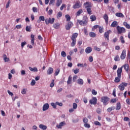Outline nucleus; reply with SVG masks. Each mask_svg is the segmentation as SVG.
<instances>
[{"mask_svg":"<svg viewBox=\"0 0 130 130\" xmlns=\"http://www.w3.org/2000/svg\"><path fill=\"white\" fill-rule=\"evenodd\" d=\"M73 79V77H72V76L70 75L68 77V80L67 81V84L68 85H71L72 84V80Z\"/></svg>","mask_w":130,"mask_h":130,"instance_id":"5701e85b","label":"nucleus"},{"mask_svg":"<svg viewBox=\"0 0 130 130\" xmlns=\"http://www.w3.org/2000/svg\"><path fill=\"white\" fill-rule=\"evenodd\" d=\"M126 57V51L125 50H123L122 52V53L120 55V58L122 60L125 59Z\"/></svg>","mask_w":130,"mask_h":130,"instance_id":"1a4fd4ad","label":"nucleus"},{"mask_svg":"<svg viewBox=\"0 0 130 130\" xmlns=\"http://www.w3.org/2000/svg\"><path fill=\"white\" fill-rule=\"evenodd\" d=\"M55 19L54 18H49L48 21H47V19L45 20V23L46 25H48L49 24H53L54 23Z\"/></svg>","mask_w":130,"mask_h":130,"instance_id":"6e6552de","label":"nucleus"},{"mask_svg":"<svg viewBox=\"0 0 130 130\" xmlns=\"http://www.w3.org/2000/svg\"><path fill=\"white\" fill-rule=\"evenodd\" d=\"M118 88L120 91H123L124 90V86L122 84L118 86Z\"/></svg>","mask_w":130,"mask_h":130,"instance_id":"e433bc0d","label":"nucleus"},{"mask_svg":"<svg viewBox=\"0 0 130 130\" xmlns=\"http://www.w3.org/2000/svg\"><path fill=\"white\" fill-rule=\"evenodd\" d=\"M123 25L126 27L127 29H130V25L128 24L126 22H123Z\"/></svg>","mask_w":130,"mask_h":130,"instance_id":"c9c22d12","label":"nucleus"},{"mask_svg":"<svg viewBox=\"0 0 130 130\" xmlns=\"http://www.w3.org/2000/svg\"><path fill=\"white\" fill-rule=\"evenodd\" d=\"M115 109V107H109L107 109V111L108 112H111V111H112V110H114Z\"/></svg>","mask_w":130,"mask_h":130,"instance_id":"c85d7f7f","label":"nucleus"},{"mask_svg":"<svg viewBox=\"0 0 130 130\" xmlns=\"http://www.w3.org/2000/svg\"><path fill=\"white\" fill-rule=\"evenodd\" d=\"M90 37H92L93 38L96 37V34L94 32H89Z\"/></svg>","mask_w":130,"mask_h":130,"instance_id":"f704fd0d","label":"nucleus"},{"mask_svg":"<svg viewBox=\"0 0 130 130\" xmlns=\"http://www.w3.org/2000/svg\"><path fill=\"white\" fill-rule=\"evenodd\" d=\"M84 126L85 127H86L87 128H90V127H91V125H90V124L88 123H84Z\"/></svg>","mask_w":130,"mask_h":130,"instance_id":"79ce46f5","label":"nucleus"},{"mask_svg":"<svg viewBox=\"0 0 130 130\" xmlns=\"http://www.w3.org/2000/svg\"><path fill=\"white\" fill-rule=\"evenodd\" d=\"M3 57H4V60H5V62H7L10 61V59H9V58H7V55L4 54V55H3Z\"/></svg>","mask_w":130,"mask_h":130,"instance_id":"72a5a7b5","label":"nucleus"},{"mask_svg":"<svg viewBox=\"0 0 130 130\" xmlns=\"http://www.w3.org/2000/svg\"><path fill=\"white\" fill-rule=\"evenodd\" d=\"M99 32L101 34H102L103 32H104V30H103V27H99Z\"/></svg>","mask_w":130,"mask_h":130,"instance_id":"864d4df0","label":"nucleus"},{"mask_svg":"<svg viewBox=\"0 0 130 130\" xmlns=\"http://www.w3.org/2000/svg\"><path fill=\"white\" fill-rule=\"evenodd\" d=\"M55 0H50L49 3V6H54V3Z\"/></svg>","mask_w":130,"mask_h":130,"instance_id":"c03bdc74","label":"nucleus"},{"mask_svg":"<svg viewBox=\"0 0 130 130\" xmlns=\"http://www.w3.org/2000/svg\"><path fill=\"white\" fill-rule=\"evenodd\" d=\"M111 33V30H109L104 34L105 39H107V41H109V34Z\"/></svg>","mask_w":130,"mask_h":130,"instance_id":"0eeeda50","label":"nucleus"},{"mask_svg":"<svg viewBox=\"0 0 130 130\" xmlns=\"http://www.w3.org/2000/svg\"><path fill=\"white\" fill-rule=\"evenodd\" d=\"M78 108V105L76 103H73V109H76V108Z\"/></svg>","mask_w":130,"mask_h":130,"instance_id":"09e8293b","label":"nucleus"},{"mask_svg":"<svg viewBox=\"0 0 130 130\" xmlns=\"http://www.w3.org/2000/svg\"><path fill=\"white\" fill-rule=\"evenodd\" d=\"M122 73V67L118 68L117 71V77L115 78V83H119L121 78V73Z\"/></svg>","mask_w":130,"mask_h":130,"instance_id":"f257e3e1","label":"nucleus"},{"mask_svg":"<svg viewBox=\"0 0 130 130\" xmlns=\"http://www.w3.org/2000/svg\"><path fill=\"white\" fill-rule=\"evenodd\" d=\"M117 30L118 34H121V33H125L126 32L125 28L122 27H121L118 25L117 26Z\"/></svg>","mask_w":130,"mask_h":130,"instance_id":"20e7f679","label":"nucleus"},{"mask_svg":"<svg viewBox=\"0 0 130 130\" xmlns=\"http://www.w3.org/2000/svg\"><path fill=\"white\" fill-rule=\"evenodd\" d=\"M120 40L122 44L125 43V41H124V38H123V36H121L120 37Z\"/></svg>","mask_w":130,"mask_h":130,"instance_id":"ea45409f","label":"nucleus"},{"mask_svg":"<svg viewBox=\"0 0 130 130\" xmlns=\"http://www.w3.org/2000/svg\"><path fill=\"white\" fill-rule=\"evenodd\" d=\"M66 122L63 121L59 123V124L57 125L56 126L58 128H61V126H63V125H65Z\"/></svg>","mask_w":130,"mask_h":130,"instance_id":"412c9836","label":"nucleus"},{"mask_svg":"<svg viewBox=\"0 0 130 130\" xmlns=\"http://www.w3.org/2000/svg\"><path fill=\"white\" fill-rule=\"evenodd\" d=\"M41 21H45V17L43 16H41L39 17V20L37 21V23H40Z\"/></svg>","mask_w":130,"mask_h":130,"instance_id":"393cba45","label":"nucleus"},{"mask_svg":"<svg viewBox=\"0 0 130 130\" xmlns=\"http://www.w3.org/2000/svg\"><path fill=\"white\" fill-rule=\"evenodd\" d=\"M85 52L87 54L91 53L92 52V48L91 47H87L85 50Z\"/></svg>","mask_w":130,"mask_h":130,"instance_id":"dca6fc26","label":"nucleus"},{"mask_svg":"<svg viewBox=\"0 0 130 130\" xmlns=\"http://www.w3.org/2000/svg\"><path fill=\"white\" fill-rule=\"evenodd\" d=\"M78 22L79 23L81 26H86L88 23V18H86L84 21L83 20H78Z\"/></svg>","mask_w":130,"mask_h":130,"instance_id":"423d86ee","label":"nucleus"},{"mask_svg":"<svg viewBox=\"0 0 130 130\" xmlns=\"http://www.w3.org/2000/svg\"><path fill=\"white\" fill-rule=\"evenodd\" d=\"M114 59L115 61H119L120 60V58L118 55H116V56L114 58Z\"/></svg>","mask_w":130,"mask_h":130,"instance_id":"4c0bfd02","label":"nucleus"},{"mask_svg":"<svg viewBox=\"0 0 130 130\" xmlns=\"http://www.w3.org/2000/svg\"><path fill=\"white\" fill-rule=\"evenodd\" d=\"M80 4V1H77L76 4L73 5V9H79V8H81V5Z\"/></svg>","mask_w":130,"mask_h":130,"instance_id":"9b49d317","label":"nucleus"},{"mask_svg":"<svg viewBox=\"0 0 130 130\" xmlns=\"http://www.w3.org/2000/svg\"><path fill=\"white\" fill-rule=\"evenodd\" d=\"M50 87H51V88L54 87V80H52V82L50 84Z\"/></svg>","mask_w":130,"mask_h":130,"instance_id":"de8ad7c7","label":"nucleus"},{"mask_svg":"<svg viewBox=\"0 0 130 130\" xmlns=\"http://www.w3.org/2000/svg\"><path fill=\"white\" fill-rule=\"evenodd\" d=\"M62 16V13L61 12H59L57 15V18H60Z\"/></svg>","mask_w":130,"mask_h":130,"instance_id":"603ef678","label":"nucleus"},{"mask_svg":"<svg viewBox=\"0 0 130 130\" xmlns=\"http://www.w3.org/2000/svg\"><path fill=\"white\" fill-rule=\"evenodd\" d=\"M30 38H31L30 43L31 45L34 46V44H35L34 41H35V36H34V35H31Z\"/></svg>","mask_w":130,"mask_h":130,"instance_id":"2eb2a0df","label":"nucleus"},{"mask_svg":"<svg viewBox=\"0 0 130 130\" xmlns=\"http://www.w3.org/2000/svg\"><path fill=\"white\" fill-rule=\"evenodd\" d=\"M79 36V34L75 32L73 34L71 37V40H72V42L71 44V46L72 47H74L75 45H76V43L77 42V37Z\"/></svg>","mask_w":130,"mask_h":130,"instance_id":"f03ea898","label":"nucleus"},{"mask_svg":"<svg viewBox=\"0 0 130 130\" xmlns=\"http://www.w3.org/2000/svg\"><path fill=\"white\" fill-rule=\"evenodd\" d=\"M94 50H96V51H100V50H101V49H100V48H98L97 46H94Z\"/></svg>","mask_w":130,"mask_h":130,"instance_id":"bf43d9fd","label":"nucleus"},{"mask_svg":"<svg viewBox=\"0 0 130 130\" xmlns=\"http://www.w3.org/2000/svg\"><path fill=\"white\" fill-rule=\"evenodd\" d=\"M118 25V23L116 21H113L112 24H111V27L112 28H115V27H116Z\"/></svg>","mask_w":130,"mask_h":130,"instance_id":"6ab92c4d","label":"nucleus"},{"mask_svg":"<svg viewBox=\"0 0 130 130\" xmlns=\"http://www.w3.org/2000/svg\"><path fill=\"white\" fill-rule=\"evenodd\" d=\"M83 121L84 123H88V118L86 117L83 118Z\"/></svg>","mask_w":130,"mask_h":130,"instance_id":"49530a36","label":"nucleus"},{"mask_svg":"<svg viewBox=\"0 0 130 130\" xmlns=\"http://www.w3.org/2000/svg\"><path fill=\"white\" fill-rule=\"evenodd\" d=\"M77 79H78V76H77V75L74 76L73 78V81L76 82V81H77Z\"/></svg>","mask_w":130,"mask_h":130,"instance_id":"8fccbe9b","label":"nucleus"},{"mask_svg":"<svg viewBox=\"0 0 130 130\" xmlns=\"http://www.w3.org/2000/svg\"><path fill=\"white\" fill-rule=\"evenodd\" d=\"M115 16L116 17H119L120 18H124V15L122 13H121L120 12L116 13L115 14Z\"/></svg>","mask_w":130,"mask_h":130,"instance_id":"aec40b11","label":"nucleus"},{"mask_svg":"<svg viewBox=\"0 0 130 130\" xmlns=\"http://www.w3.org/2000/svg\"><path fill=\"white\" fill-rule=\"evenodd\" d=\"M62 4V0H57L56 4V7H59Z\"/></svg>","mask_w":130,"mask_h":130,"instance_id":"c756f323","label":"nucleus"},{"mask_svg":"<svg viewBox=\"0 0 130 130\" xmlns=\"http://www.w3.org/2000/svg\"><path fill=\"white\" fill-rule=\"evenodd\" d=\"M82 13H83V10L82 9L79 10L76 13V16H80Z\"/></svg>","mask_w":130,"mask_h":130,"instance_id":"a19ab883","label":"nucleus"},{"mask_svg":"<svg viewBox=\"0 0 130 130\" xmlns=\"http://www.w3.org/2000/svg\"><path fill=\"white\" fill-rule=\"evenodd\" d=\"M29 70L31 71V72H38V69H37V68L36 67H29Z\"/></svg>","mask_w":130,"mask_h":130,"instance_id":"cd10ccee","label":"nucleus"},{"mask_svg":"<svg viewBox=\"0 0 130 130\" xmlns=\"http://www.w3.org/2000/svg\"><path fill=\"white\" fill-rule=\"evenodd\" d=\"M61 55L62 57H66V56H67V53L64 51H62L61 52Z\"/></svg>","mask_w":130,"mask_h":130,"instance_id":"37998d69","label":"nucleus"},{"mask_svg":"<svg viewBox=\"0 0 130 130\" xmlns=\"http://www.w3.org/2000/svg\"><path fill=\"white\" fill-rule=\"evenodd\" d=\"M84 7H85V8L86 9H88V8H92V5H91V3L87 2L83 4Z\"/></svg>","mask_w":130,"mask_h":130,"instance_id":"f8f14e48","label":"nucleus"},{"mask_svg":"<svg viewBox=\"0 0 130 130\" xmlns=\"http://www.w3.org/2000/svg\"><path fill=\"white\" fill-rule=\"evenodd\" d=\"M110 100V99L108 96H103L101 98V102H103L104 105H107L108 102Z\"/></svg>","mask_w":130,"mask_h":130,"instance_id":"7ed1b4c3","label":"nucleus"},{"mask_svg":"<svg viewBox=\"0 0 130 130\" xmlns=\"http://www.w3.org/2000/svg\"><path fill=\"white\" fill-rule=\"evenodd\" d=\"M77 83L78 85H83V84H84V81H83V79L79 78L77 80Z\"/></svg>","mask_w":130,"mask_h":130,"instance_id":"a878e982","label":"nucleus"},{"mask_svg":"<svg viewBox=\"0 0 130 130\" xmlns=\"http://www.w3.org/2000/svg\"><path fill=\"white\" fill-rule=\"evenodd\" d=\"M35 84H36V81H35V80H32V81L30 83V85L31 86H34L35 85Z\"/></svg>","mask_w":130,"mask_h":130,"instance_id":"4d7b16f0","label":"nucleus"},{"mask_svg":"<svg viewBox=\"0 0 130 130\" xmlns=\"http://www.w3.org/2000/svg\"><path fill=\"white\" fill-rule=\"evenodd\" d=\"M126 103H127V104H128V105H130V99H127L126 100Z\"/></svg>","mask_w":130,"mask_h":130,"instance_id":"774afa93","label":"nucleus"},{"mask_svg":"<svg viewBox=\"0 0 130 130\" xmlns=\"http://www.w3.org/2000/svg\"><path fill=\"white\" fill-rule=\"evenodd\" d=\"M65 17L67 19V22H70V21H71V16H70L69 14L66 15Z\"/></svg>","mask_w":130,"mask_h":130,"instance_id":"58836bf2","label":"nucleus"},{"mask_svg":"<svg viewBox=\"0 0 130 130\" xmlns=\"http://www.w3.org/2000/svg\"><path fill=\"white\" fill-rule=\"evenodd\" d=\"M56 105H58V106H62V103H59L58 102H56Z\"/></svg>","mask_w":130,"mask_h":130,"instance_id":"69168bd1","label":"nucleus"},{"mask_svg":"<svg viewBox=\"0 0 130 130\" xmlns=\"http://www.w3.org/2000/svg\"><path fill=\"white\" fill-rule=\"evenodd\" d=\"M74 26V24L72 22L69 21L67 24L65 26L66 29L67 30H71V28Z\"/></svg>","mask_w":130,"mask_h":130,"instance_id":"39448f33","label":"nucleus"},{"mask_svg":"<svg viewBox=\"0 0 130 130\" xmlns=\"http://www.w3.org/2000/svg\"><path fill=\"white\" fill-rule=\"evenodd\" d=\"M104 19L105 21V23L107 25L108 24V19H109V17H108V15H107V14H105L104 15Z\"/></svg>","mask_w":130,"mask_h":130,"instance_id":"a211bd4d","label":"nucleus"},{"mask_svg":"<svg viewBox=\"0 0 130 130\" xmlns=\"http://www.w3.org/2000/svg\"><path fill=\"white\" fill-rule=\"evenodd\" d=\"M111 103H116V99H111L110 101Z\"/></svg>","mask_w":130,"mask_h":130,"instance_id":"338daca9","label":"nucleus"},{"mask_svg":"<svg viewBox=\"0 0 130 130\" xmlns=\"http://www.w3.org/2000/svg\"><path fill=\"white\" fill-rule=\"evenodd\" d=\"M31 29H32V27H31V26H26L25 28V30L26 32H31Z\"/></svg>","mask_w":130,"mask_h":130,"instance_id":"2f4dec72","label":"nucleus"},{"mask_svg":"<svg viewBox=\"0 0 130 130\" xmlns=\"http://www.w3.org/2000/svg\"><path fill=\"white\" fill-rule=\"evenodd\" d=\"M89 103L91 105H96L97 104V98L95 97L92 98V99L89 100Z\"/></svg>","mask_w":130,"mask_h":130,"instance_id":"9d476101","label":"nucleus"},{"mask_svg":"<svg viewBox=\"0 0 130 130\" xmlns=\"http://www.w3.org/2000/svg\"><path fill=\"white\" fill-rule=\"evenodd\" d=\"M92 95H97V91H95V89H92L91 91Z\"/></svg>","mask_w":130,"mask_h":130,"instance_id":"052dcab7","label":"nucleus"},{"mask_svg":"<svg viewBox=\"0 0 130 130\" xmlns=\"http://www.w3.org/2000/svg\"><path fill=\"white\" fill-rule=\"evenodd\" d=\"M51 106H52V107L53 108H54L55 109V108H56V104L54 103H51Z\"/></svg>","mask_w":130,"mask_h":130,"instance_id":"6e6d98bb","label":"nucleus"},{"mask_svg":"<svg viewBox=\"0 0 130 130\" xmlns=\"http://www.w3.org/2000/svg\"><path fill=\"white\" fill-rule=\"evenodd\" d=\"M96 18L95 15H91L90 16V20L91 22H94V21H96Z\"/></svg>","mask_w":130,"mask_h":130,"instance_id":"473e14b6","label":"nucleus"},{"mask_svg":"<svg viewBox=\"0 0 130 130\" xmlns=\"http://www.w3.org/2000/svg\"><path fill=\"white\" fill-rule=\"evenodd\" d=\"M53 73V68L49 67L48 70L47 71V75H51Z\"/></svg>","mask_w":130,"mask_h":130,"instance_id":"f3484780","label":"nucleus"},{"mask_svg":"<svg viewBox=\"0 0 130 130\" xmlns=\"http://www.w3.org/2000/svg\"><path fill=\"white\" fill-rule=\"evenodd\" d=\"M49 108V105L47 103L44 104L43 106V111H46Z\"/></svg>","mask_w":130,"mask_h":130,"instance_id":"4468645a","label":"nucleus"},{"mask_svg":"<svg viewBox=\"0 0 130 130\" xmlns=\"http://www.w3.org/2000/svg\"><path fill=\"white\" fill-rule=\"evenodd\" d=\"M92 7H89L88 8H86V11L88 14V15H92V10L91 9Z\"/></svg>","mask_w":130,"mask_h":130,"instance_id":"7c9ffc66","label":"nucleus"},{"mask_svg":"<svg viewBox=\"0 0 130 130\" xmlns=\"http://www.w3.org/2000/svg\"><path fill=\"white\" fill-rule=\"evenodd\" d=\"M121 108V105H120V103H117L116 107V110H120Z\"/></svg>","mask_w":130,"mask_h":130,"instance_id":"bb28decb","label":"nucleus"},{"mask_svg":"<svg viewBox=\"0 0 130 130\" xmlns=\"http://www.w3.org/2000/svg\"><path fill=\"white\" fill-rule=\"evenodd\" d=\"M96 111L97 113H98V114H100V113H101V111H102V110L100 108H98L96 109Z\"/></svg>","mask_w":130,"mask_h":130,"instance_id":"5fc2aeb1","label":"nucleus"},{"mask_svg":"<svg viewBox=\"0 0 130 130\" xmlns=\"http://www.w3.org/2000/svg\"><path fill=\"white\" fill-rule=\"evenodd\" d=\"M59 72H60L59 69H57V70L55 71V74H54L55 76H57V75H58V74H59Z\"/></svg>","mask_w":130,"mask_h":130,"instance_id":"e2e57ef3","label":"nucleus"},{"mask_svg":"<svg viewBox=\"0 0 130 130\" xmlns=\"http://www.w3.org/2000/svg\"><path fill=\"white\" fill-rule=\"evenodd\" d=\"M88 60L90 62H93V57L92 56H89Z\"/></svg>","mask_w":130,"mask_h":130,"instance_id":"680f3d73","label":"nucleus"},{"mask_svg":"<svg viewBox=\"0 0 130 130\" xmlns=\"http://www.w3.org/2000/svg\"><path fill=\"white\" fill-rule=\"evenodd\" d=\"M124 121H129V118L128 117H125L123 119Z\"/></svg>","mask_w":130,"mask_h":130,"instance_id":"0e129e2a","label":"nucleus"},{"mask_svg":"<svg viewBox=\"0 0 130 130\" xmlns=\"http://www.w3.org/2000/svg\"><path fill=\"white\" fill-rule=\"evenodd\" d=\"M116 90L115 88H114L113 90V93H112L113 96L116 97Z\"/></svg>","mask_w":130,"mask_h":130,"instance_id":"3c124183","label":"nucleus"},{"mask_svg":"<svg viewBox=\"0 0 130 130\" xmlns=\"http://www.w3.org/2000/svg\"><path fill=\"white\" fill-rule=\"evenodd\" d=\"M60 26V24H59V23H54L53 25V28H54L55 29H59V26Z\"/></svg>","mask_w":130,"mask_h":130,"instance_id":"4be33fe9","label":"nucleus"},{"mask_svg":"<svg viewBox=\"0 0 130 130\" xmlns=\"http://www.w3.org/2000/svg\"><path fill=\"white\" fill-rule=\"evenodd\" d=\"M39 127L41 128V129L43 130H45L47 129V126L42 124L39 125Z\"/></svg>","mask_w":130,"mask_h":130,"instance_id":"b1692460","label":"nucleus"},{"mask_svg":"<svg viewBox=\"0 0 130 130\" xmlns=\"http://www.w3.org/2000/svg\"><path fill=\"white\" fill-rule=\"evenodd\" d=\"M94 124L95 125H99L100 126H101V123L99 122V121H94Z\"/></svg>","mask_w":130,"mask_h":130,"instance_id":"13d9d810","label":"nucleus"},{"mask_svg":"<svg viewBox=\"0 0 130 130\" xmlns=\"http://www.w3.org/2000/svg\"><path fill=\"white\" fill-rule=\"evenodd\" d=\"M80 72V70L79 69H76L75 70H73V72L74 74H77Z\"/></svg>","mask_w":130,"mask_h":130,"instance_id":"a18cd8bd","label":"nucleus"},{"mask_svg":"<svg viewBox=\"0 0 130 130\" xmlns=\"http://www.w3.org/2000/svg\"><path fill=\"white\" fill-rule=\"evenodd\" d=\"M122 68H122H124L125 72H126V73H128V70L129 69V66H128V64L126 63L124 65L122 66V67H121Z\"/></svg>","mask_w":130,"mask_h":130,"instance_id":"ddd939ff","label":"nucleus"}]
</instances>
